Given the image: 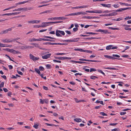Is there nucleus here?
Returning a JSON list of instances; mask_svg holds the SVG:
<instances>
[{
  "label": "nucleus",
  "mask_w": 131,
  "mask_h": 131,
  "mask_svg": "<svg viewBox=\"0 0 131 131\" xmlns=\"http://www.w3.org/2000/svg\"><path fill=\"white\" fill-rule=\"evenodd\" d=\"M13 28V27H11V28H9L7 29L2 31L0 32V34H6L9 31H11L12 30Z\"/></svg>",
  "instance_id": "1"
},
{
  "label": "nucleus",
  "mask_w": 131,
  "mask_h": 131,
  "mask_svg": "<svg viewBox=\"0 0 131 131\" xmlns=\"http://www.w3.org/2000/svg\"><path fill=\"white\" fill-rule=\"evenodd\" d=\"M95 31L96 32H101L102 33L105 34L107 33L109 34L110 33L108 32V30H103L101 29H99L97 30H95Z\"/></svg>",
  "instance_id": "2"
},
{
  "label": "nucleus",
  "mask_w": 131,
  "mask_h": 131,
  "mask_svg": "<svg viewBox=\"0 0 131 131\" xmlns=\"http://www.w3.org/2000/svg\"><path fill=\"white\" fill-rule=\"evenodd\" d=\"M1 41L4 43H8L12 42V39H8L7 38L3 39L1 40Z\"/></svg>",
  "instance_id": "3"
},
{
  "label": "nucleus",
  "mask_w": 131,
  "mask_h": 131,
  "mask_svg": "<svg viewBox=\"0 0 131 131\" xmlns=\"http://www.w3.org/2000/svg\"><path fill=\"white\" fill-rule=\"evenodd\" d=\"M113 46L112 45H110L106 47V49L107 50H110L111 49H116L117 48V47L116 46H115L114 47H112Z\"/></svg>",
  "instance_id": "4"
},
{
  "label": "nucleus",
  "mask_w": 131,
  "mask_h": 131,
  "mask_svg": "<svg viewBox=\"0 0 131 131\" xmlns=\"http://www.w3.org/2000/svg\"><path fill=\"white\" fill-rule=\"evenodd\" d=\"M29 56L30 59L33 61H35L39 59V58L35 57L34 56L31 54H30Z\"/></svg>",
  "instance_id": "5"
},
{
  "label": "nucleus",
  "mask_w": 131,
  "mask_h": 131,
  "mask_svg": "<svg viewBox=\"0 0 131 131\" xmlns=\"http://www.w3.org/2000/svg\"><path fill=\"white\" fill-rule=\"evenodd\" d=\"M51 55V53H49L45 55L42 57V58L44 59H46L49 58Z\"/></svg>",
  "instance_id": "6"
},
{
  "label": "nucleus",
  "mask_w": 131,
  "mask_h": 131,
  "mask_svg": "<svg viewBox=\"0 0 131 131\" xmlns=\"http://www.w3.org/2000/svg\"><path fill=\"white\" fill-rule=\"evenodd\" d=\"M79 60L80 61H89V62H99V61L97 60H86V59H79Z\"/></svg>",
  "instance_id": "7"
},
{
  "label": "nucleus",
  "mask_w": 131,
  "mask_h": 131,
  "mask_svg": "<svg viewBox=\"0 0 131 131\" xmlns=\"http://www.w3.org/2000/svg\"><path fill=\"white\" fill-rule=\"evenodd\" d=\"M40 22V21L39 20H33L28 21V23H29L37 24L39 23Z\"/></svg>",
  "instance_id": "8"
},
{
  "label": "nucleus",
  "mask_w": 131,
  "mask_h": 131,
  "mask_svg": "<svg viewBox=\"0 0 131 131\" xmlns=\"http://www.w3.org/2000/svg\"><path fill=\"white\" fill-rule=\"evenodd\" d=\"M48 24H51V22H42V25L41 26L42 27H45L49 25H48Z\"/></svg>",
  "instance_id": "9"
},
{
  "label": "nucleus",
  "mask_w": 131,
  "mask_h": 131,
  "mask_svg": "<svg viewBox=\"0 0 131 131\" xmlns=\"http://www.w3.org/2000/svg\"><path fill=\"white\" fill-rule=\"evenodd\" d=\"M54 58L56 59H58L60 60H63L65 59H68V57H57L54 56Z\"/></svg>",
  "instance_id": "10"
},
{
  "label": "nucleus",
  "mask_w": 131,
  "mask_h": 131,
  "mask_svg": "<svg viewBox=\"0 0 131 131\" xmlns=\"http://www.w3.org/2000/svg\"><path fill=\"white\" fill-rule=\"evenodd\" d=\"M85 14H86V13H85L84 12H82L74 13V15H78L81 14L85 15Z\"/></svg>",
  "instance_id": "11"
},
{
  "label": "nucleus",
  "mask_w": 131,
  "mask_h": 131,
  "mask_svg": "<svg viewBox=\"0 0 131 131\" xmlns=\"http://www.w3.org/2000/svg\"><path fill=\"white\" fill-rule=\"evenodd\" d=\"M102 6L104 7H106L108 8H110L111 7V4H101Z\"/></svg>",
  "instance_id": "12"
},
{
  "label": "nucleus",
  "mask_w": 131,
  "mask_h": 131,
  "mask_svg": "<svg viewBox=\"0 0 131 131\" xmlns=\"http://www.w3.org/2000/svg\"><path fill=\"white\" fill-rule=\"evenodd\" d=\"M104 56L106 58L109 59H117L113 57H112L111 56L107 55H104Z\"/></svg>",
  "instance_id": "13"
},
{
  "label": "nucleus",
  "mask_w": 131,
  "mask_h": 131,
  "mask_svg": "<svg viewBox=\"0 0 131 131\" xmlns=\"http://www.w3.org/2000/svg\"><path fill=\"white\" fill-rule=\"evenodd\" d=\"M94 12V13L101 14L103 13L102 11L100 10H95Z\"/></svg>",
  "instance_id": "14"
},
{
  "label": "nucleus",
  "mask_w": 131,
  "mask_h": 131,
  "mask_svg": "<svg viewBox=\"0 0 131 131\" xmlns=\"http://www.w3.org/2000/svg\"><path fill=\"white\" fill-rule=\"evenodd\" d=\"M119 3L121 5H124L127 6H131V4H129L127 3H122L121 2H119Z\"/></svg>",
  "instance_id": "15"
},
{
  "label": "nucleus",
  "mask_w": 131,
  "mask_h": 131,
  "mask_svg": "<svg viewBox=\"0 0 131 131\" xmlns=\"http://www.w3.org/2000/svg\"><path fill=\"white\" fill-rule=\"evenodd\" d=\"M60 30H57L56 31V34L57 36L58 37H61L62 36L60 34V33L59 32Z\"/></svg>",
  "instance_id": "16"
},
{
  "label": "nucleus",
  "mask_w": 131,
  "mask_h": 131,
  "mask_svg": "<svg viewBox=\"0 0 131 131\" xmlns=\"http://www.w3.org/2000/svg\"><path fill=\"white\" fill-rule=\"evenodd\" d=\"M60 30H57L56 31V34L57 36L58 37H61L62 36L60 34V33L59 32Z\"/></svg>",
  "instance_id": "17"
},
{
  "label": "nucleus",
  "mask_w": 131,
  "mask_h": 131,
  "mask_svg": "<svg viewBox=\"0 0 131 131\" xmlns=\"http://www.w3.org/2000/svg\"><path fill=\"white\" fill-rule=\"evenodd\" d=\"M51 10H46V11H45L42 12L40 13V15H41V14H44L47 13H51Z\"/></svg>",
  "instance_id": "18"
},
{
  "label": "nucleus",
  "mask_w": 131,
  "mask_h": 131,
  "mask_svg": "<svg viewBox=\"0 0 131 131\" xmlns=\"http://www.w3.org/2000/svg\"><path fill=\"white\" fill-rule=\"evenodd\" d=\"M25 9V8H18L17 9H16L14 10H13V11H20L24 10Z\"/></svg>",
  "instance_id": "19"
},
{
  "label": "nucleus",
  "mask_w": 131,
  "mask_h": 131,
  "mask_svg": "<svg viewBox=\"0 0 131 131\" xmlns=\"http://www.w3.org/2000/svg\"><path fill=\"white\" fill-rule=\"evenodd\" d=\"M28 1H23V2H19V3H18L16 4H15V5H18L19 4H25V3L28 2Z\"/></svg>",
  "instance_id": "20"
},
{
  "label": "nucleus",
  "mask_w": 131,
  "mask_h": 131,
  "mask_svg": "<svg viewBox=\"0 0 131 131\" xmlns=\"http://www.w3.org/2000/svg\"><path fill=\"white\" fill-rule=\"evenodd\" d=\"M74 121L78 122H79L82 121V120L79 118H77L74 119Z\"/></svg>",
  "instance_id": "21"
},
{
  "label": "nucleus",
  "mask_w": 131,
  "mask_h": 131,
  "mask_svg": "<svg viewBox=\"0 0 131 131\" xmlns=\"http://www.w3.org/2000/svg\"><path fill=\"white\" fill-rule=\"evenodd\" d=\"M57 19L58 20H60V19H61L62 20L63 19H68L67 18L65 17H57Z\"/></svg>",
  "instance_id": "22"
},
{
  "label": "nucleus",
  "mask_w": 131,
  "mask_h": 131,
  "mask_svg": "<svg viewBox=\"0 0 131 131\" xmlns=\"http://www.w3.org/2000/svg\"><path fill=\"white\" fill-rule=\"evenodd\" d=\"M82 52H84L90 53H91L92 52V51H91L89 50H84L83 49V50Z\"/></svg>",
  "instance_id": "23"
},
{
  "label": "nucleus",
  "mask_w": 131,
  "mask_h": 131,
  "mask_svg": "<svg viewBox=\"0 0 131 131\" xmlns=\"http://www.w3.org/2000/svg\"><path fill=\"white\" fill-rule=\"evenodd\" d=\"M20 38L17 37L16 38H12V42L17 41V40H18Z\"/></svg>",
  "instance_id": "24"
},
{
  "label": "nucleus",
  "mask_w": 131,
  "mask_h": 131,
  "mask_svg": "<svg viewBox=\"0 0 131 131\" xmlns=\"http://www.w3.org/2000/svg\"><path fill=\"white\" fill-rule=\"evenodd\" d=\"M29 42H33L35 41H37V39L35 38H32L31 39H30L29 40Z\"/></svg>",
  "instance_id": "25"
},
{
  "label": "nucleus",
  "mask_w": 131,
  "mask_h": 131,
  "mask_svg": "<svg viewBox=\"0 0 131 131\" xmlns=\"http://www.w3.org/2000/svg\"><path fill=\"white\" fill-rule=\"evenodd\" d=\"M35 71L36 72L39 74H40V71H39V70L38 69H37V68H35Z\"/></svg>",
  "instance_id": "26"
},
{
  "label": "nucleus",
  "mask_w": 131,
  "mask_h": 131,
  "mask_svg": "<svg viewBox=\"0 0 131 131\" xmlns=\"http://www.w3.org/2000/svg\"><path fill=\"white\" fill-rule=\"evenodd\" d=\"M56 19H57V17H51V18H48V20H56Z\"/></svg>",
  "instance_id": "27"
},
{
  "label": "nucleus",
  "mask_w": 131,
  "mask_h": 131,
  "mask_svg": "<svg viewBox=\"0 0 131 131\" xmlns=\"http://www.w3.org/2000/svg\"><path fill=\"white\" fill-rule=\"evenodd\" d=\"M44 41H50L51 42H54V40L49 39L47 38H44Z\"/></svg>",
  "instance_id": "28"
},
{
  "label": "nucleus",
  "mask_w": 131,
  "mask_h": 131,
  "mask_svg": "<svg viewBox=\"0 0 131 131\" xmlns=\"http://www.w3.org/2000/svg\"><path fill=\"white\" fill-rule=\"evenodd\" d=\"M38 125L37 124H34V125L33 126V127L36 129H38Z\"/></svg>",
  "instance_id": "29"
},
{
  "label": "nucleus",
  "mask_w": 131,
  "mask_h": 131,
  "mask_svg": "<svg viewBox=\"0 0 131 131\" xmlns=\"http://www.w3.org/2000/svg\"><path fill=\"white\" fill-rule=\"evenodd\" d=\"M111 16H115L117 15V13L115 12H113L111 13Z\"/></svg>",
  "instance_id": "30"
},
{
  "label": "nucleus",
  "mask_w": 131,
  "mask_h": 131,
  "mask_svg": "<svg viewBox=\"0 0 131 131\" xmlns=\"http://www.w3.org/2000/svg\"><path fill=\"white\" fill-rule=\"evenodd\" d=\"M64 43H53V45H64Z\"/></svg>",
  "instance_id": "31"
},
{
  "label": "nucleus",
  "mask_w": 131,
  "mask_h": 131,
  "mask_svg": "<svg viewBox=\"0 0 131 131\" xmlns=\"http://www.w3.org/2000/svg\"><path fill=\"white\" fill-rule=\"evenodd\" d=\"M21 52L20 51H16L14 50V52L13 54H20Z\"/></svg>",
  "instance_id": "32"
},
{
  "label": "nucleus",
  "mask_w": 131,
  "mask_h": 131,
  "mask_svg": "<svg viewBox=\"0 0 131 131\" xmlns=\"http://www.w3.org/2000/svg\"><path fill=\"white\" fill-rule=\"evenodd\" d=\"M44 45H53V43L50 42H46L43 43Z\"/></svg>",
  "instance_id": "33"
},
{
  "label": "nucleus",
  "mask_w": 131,
  "mask_h": 131,
  "mask_svg": "<svg viewBox=\"0 0 131 131\" xmlns=\"http://www.w3.org/2000/svg\"><path fill=\"white\" fill-rule=\"evenodd\" d=\"M85 33L86 34H92V35H96L97 34L96 33H93L92 32H86Z\"/></svg>",
  "instance_id": "34"
},
{
  "label": "nucleus",
  "mask_w": 131,
  "mask_h": 131,
  "mask_svg": "<svg viewBox=\"0 0 131 131\" xmlns=\"http://www.w3.org/2000/svg\"><path fill=\"white\" fill-rule=\"evenodd\" d=\"M105 69H110V70H116V69L115 68H112L111 67H107V68H105Z\"/></svg>",
  "instance_id": "35"
},
{
  "label": "nucleus",
  "mask_w": 131,
  "mask_h": 131,
  "mask_svg": "<svg viewBox=\"0 0 131 131\" xmlns=\"http://www.w3.org/2000/svg\"><path fill=\"white\" fill-rule=\"evenodd\" d=\"M62 21L51 22V24H58V23H62Z\"/></svg>",
  "instance_id": "36"
},
{
  "label": "nucleus",
  "mask_w": 131,
  "mask_h": 131,
  "mask_svg": "<svg viewBox=\"0 0 131 131\" xmlns=\"http://www.w3.org/2000/svg\"><path fill=\"white\" fill-rule=\"evenodd\" d=\"M83 50L82 49H74V51H79L81 52H82Z\"/></svg>",
  "instance_id": "37"
},
{
  "label": "nucleus",
  "mask_w": 131,
  "mask_h": 131,
  "mask_svg": "<svg viewBox=\"0 0 131 131\" xmlns=\"http://www.w3.org/2000/svg\"><path fill=\"white\" fill-rule=\"evenodd\" d=\"M86 63L85 62H82V61H74V63Z\"/></svg>",
  "instance_id": "38"
},
{
  "label": "nucleus",
  "mask_w": 131,
  "mask_h": 131,
  "mask_svg": "<svg viewBox=\"0 0 131 131\" xmlns=\"http://www.w3.org/2000/svg\"><path fill=\"white\" fill-rule=\"evenodd\" d=\"M95 78H97L98 77L94 75L91 76L90 77V78L91 79H94Z\"/></svg>",
  "instance_id": "39"
},
{
  "label": "nucleus",
  "mask_w": 131,
  "mask_h": 131,
  "mask_svg": "<svg viewBox=\"0 0 131 131\" xmlns=\"http://www.w3.org/2000/svg\"><path fill=\"white\" fill-rule=\"evenodd\" d=\"M112 56L114 57H113L114 58H115V57L116 58H119L120 57V56L117 54H113L112 55Z\"/></svg>",
  "instance_id": "40"
},
{
  "label": "nucleus",
  "mask_w": 131,
  "mask_h": 131,
  "mask_svg": "<svg viewBox=\"0 0 131 131\" xmlns=\"http://www.w3.org/2000/svg\"><path fill=\"white\" fill-rule=\"evenodd\" d=\"M59 32L62 35H65V33L64 31H62L60 30Z\"/></svg>",
  "instance_id": "41"
},
{
  "label": "nucleus",
  "mask_w": 131,
  "mask_h": 131,
  "mask_svg": "<svg viewBox=\"0 0 131 131\" xmlns=\"http://www.w3.org/2000/svg\"><path fill=\"white\" fill-rule=\"evenodd\" d=\"M113 6L115 8H117L119 7V5L118 4H115L113 5Z\"/></svg>",
  "instance_id": "42"
},
{
  "label": "nucleus",
  "mask_w": 131,
  "mask_h": 131,
  "mask_svg": "<svg viewBox=\"0 0 131 131\" xmlns=\"http://www.w3.org/2000/svg\"><path fill=\"white\" fill-rule=\"evenodd\" d=\"M44 69L43 67L42 66H40L39 67V70L40 71H43Z\"/></svg>",
  "instance_id": "43"
},
{
  "label": "nucleus",
  "mask_w": 131,
  "mask_h": 131,
  "mask_svg": "<svg viewBox=\"0 0 131 131\" xmlns=\"http://www.w3.org/2000/svg\"><path fill=\"white\" fill-rule=\"evenodd\" d=\"M4 82H2L0 84V88L4 87Z\"/></svg>",
  "instance_id": "44"
},
{
  "label": "nucleus",
  "mask_w": 131,
  "mask_h": 131,
  "mask_svg": "<svg viewBox=\"0 0 131 131\" xmlns=\"http://www.w3.org/2000/svg\"><path fill=\"white\" fill-rule=\"evenodd\" d=\"M66 54V53H58L55 54L56 55H64Z\"/></svg>",
  "instance_id": "45"
},
{
  "label": "nucleus",
  "mask_w": 131,
  "mask_h": 131,
  "mask_svg": "<svg viewBox=\"0 0 131 131\" xmlns=\"http://www.w3.org/2000/svg\"><path fill=\"white\" fill-rule=\"evenodd\" d=\"M124 29L126 30H131V28H128L127 27H124Z\"/></svg>",
  "instance_id": "46"
},
{
  "label": "nucleus",
  "mask_w": 131,
  "mask_h": 131,
  "mask_svg": "<svg viewBox=\"0 0 131 131\" xmlns=\"http://www.w3.org/2000/svg\"><path fill=\"white\" fill-rule=\"evenodd\" d=\"M100 114L103 116H107V114L104 112H101Z\"/></svg>",
  "instance_id": "47"
},
{
  "label": "nucleus",
  "mask_w": 131,
  "mask_h": 131,
  "mask_svg": "<svg viewBox=\"0 0 131 131\" xmlns=\"http://www.w3.org/2000/svg\"><path fill=\"white\" fill-rule=\"evenodd\" d=\"M42 40L44 41V38H39L38 39H37V41H41Z\"/></svg>",
  "instance_id": "48"
},
{
  "label": "nucleus",
  "mask_w": 131,
  "mask_h": 131,
  "mask_svg": "<svg viewBox=\"0 0 131 131\" xmlns=\"http://www.w3.org/2000/svg\"><path fill=\"white\" fill-rule=\"evenodd\" d=\"M87 5H84L83 6H80V8H86L88 7Z\"/></svg>",
  "instance_id": "49"
},
{
  "label": "nucleus",
  "mask_w": 131,
  "mask_h": 131,
  "mask_svg": "<svg viewBox=\"0 0 131 131\" xmlns=\"http://www.w3.org/2000/svg\"><path fill=\"white\" fill-rule=\"evenodd\" d=\"M53 61L55 62H58L59 63H61V62L60 61L57 60H53Z\"/></svg>",
  "instance_id": "50"
},
{
  "label": "nucleus",
  "mask_w": 131,
  "mask_h": 131,
  "mask_svg": "<svg viewBox=\"0 0 131 131\" xmlns=\"http://www.w3.org/2000/svg\"><path fill=\"white\" fill-rule=\"evenodd\" d=\"M44 37L46 38H48L50 39H54V38L53 37H51L50 36H45Z\"/></svg>",
  "instance_id": "51"
},
{
  "label": "nucleus",
  "mask_w": 131,
  "mask_h": 131,
  "mask_svg": "<svg viewBox=\"0 0 131 131\" xmlns=\"http://www.w3.org/2000/svg\"><path fill=\"white\" fill-rule=\"evenodd\" d=\"M123 19V18L122 17H119L118 18H117L116 19V21H120Z\"/></svg>",
  "instance_id": "52"
},
{
  "label": "nucleus",
  "mask_w": 131,
  "mask_h": 131,
  "mask_svg": "<svg viewBox=\"0 0 131 131\" xmlns=\"http://www.w3.org/2000/svg\"><path fill=\"white\" fill-rule=\"evenodd\" d=\"M5 51H7L8 52H10L11 50V49H10L9 48H6L5 49Z\"/></svg>",
  "instance_id": "53"
},
{
  "label": "nucleus",
  "mask_w": 131,
  "mask_h": 131,
  "mask_svg": "<svg viewBox=\"0 0 131 131\" xmlns=\"http://www.w3.org/2000/svg\"><path fill=\"white\" fill-rule=\"evenodd\" d=\"M5 44H3L0 43V46L1 47H5Z\"/></svg>",
  "instance_id": "54"
},
{
  "label": "nucleus",
  "mask_w": 131,
  "mask_h": 131,
  "mask_svg": "<svg viewBox=\"0 0 131 131\" xmlns=\"http://www.w3.org/2000/svg\"><path fill=\"white\" fill-rule=\"evenodd\" d=\"M122 10H123V8H120L119 9H118L117 10H116V12H121Z\"/></svg>",
  "instance_id": "55"
},
{
  "label": "nucleus",
  "mask_w": 131,
  "mask_h": 131,
  "mask_svg": "<svg viewBox=\"0 0 131 131\" xmlns=\"http://www.w3.org/2000/svg\"><path fill=\"white\" fill-rule=\"evenodd\" d=\"M75 101L77 103L78 102H82V101H84L83 100H79V101H78V99H75Z\"/></svg>",
  "instance_id": "56"
},
{
  "label": "nucleus",
  "mask_w": 131,
  "mask_h": 131,
  "mask_svg": "<svg viewBox=\"0 0 131 131\" xmlns=\"http://www.w3.org/2000/svg\"><path fill=\"white\" fill-rule=\"evenodd\" d=\"M96 71V70L94 68H91L90 69V72Z\"/></svg>",
  "instance_id": "57"
},
{
  "label": "nucleus",
  "mask_w": 131,
  "mask_h": 131,
  "mask_svg": "<svg viewBox=\"0 0 131 131\" xmlns=\"http://www.w3.org/2000/svg\"><path fill=\"white\" fill-rule=\"evenodd\" d=\"M41 26L40 25H36L34 26V27L37 28H39L40 27H41Z\"/></svg>",
  "instance_id": "58"
},
{
  "label": "nucleus",
  "mask_w": 131,
  "mask_h": 131,
  "mask_svg": "<svg viewBox=\"0 0 131 131\" xmlns=\"http://www.w3.org/2000/svg\"><path fill=\"white\" fill-rule=\"evenodd\" d=\"M45 124H46L47 126H54V125L51 124H49L47 123H46Z\"/></svg>",
  "instance_id": "59"
},
{
  "label": "nucleus",
  "mask_w": 131,
  "mask_h": 131,
  "mask_svg": "<svg viewBox=\"0 0 131 131\" xmlns=\"http://www.w3.org/2000/svg\"><path fill=\"white\" fill-rule=\"evenodd\" d=\"M98 71L99 72H100L102 74H103V75H105V74L101 70H98Z\"/></svg>",
  "instance_id": "60"
},
{
  "label": "nucleus",
  "mask_w": 131,
  "mask_h": 131,
  "mask_svg": "<svg viewBox=\"0 0 131 131\" xmlns=\"http://www.w3.org/2000/svg\"><path fill=\"white\" fill-rule=\"evenodd\" d=\"M119 129L118 128H115L114 129H112L111 131H119Z\"/></svg>",
  "instance_id": "61"
},
{
  "label": "nucleus",
  "mask_w": 131,
  "mask_h": 131,
  "mask_svg": "<svg viewBox=\"0 0 131 131\" xmlns=\"http://www.w3.org/2000/svg\"><path fill=\"white\" fill-rule=\"evenodd\" d=\"M46 66L47 68L49 69V68H51L50 67H51V66L50 65V64H48L46 65Z\"/></svg>",
  "instance_id": "62"
},
{
  "label": "nucleus",
  "mask_w": 131,
  "mask_h": 131,
  "mask_svg": "<svg viewBox=\"0 0 131 131\" xmlns=\"http://www.w3.org/2000/svg\"><path fill=\"white\" fill-rule=\"evenodd\" d=\"M130 19H131L130 17L129 16H128L127 17L125 18H124V19L125 20H127Z\"/></svg>",
  "instance_id": "63"
},
{
  "label": "nucleus",
  "mask_w": 131,
  "mask_h": 131,
  "mask_svg": "<svg viewBox=\"0 0 131 131\" xmlns=\"http://www.w3.org/2000/svg\"><path fill=\"white\" fill-rule=\"evenodd\" d=\"M44 102H45V103L47 104L48 102V100L47 99H46L45 100H44Z\"/></svg>",
  "instance_id": "64"
}]
</instances>
